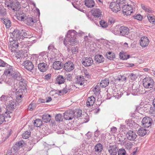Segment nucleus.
Segmentation results:
<instances>
[{
	"label": "nucleus",
	"instance_id": "f257e3e1",
	"mask_svg": "<svg viewBox=\"0 0 155 155\" xmlns=\"http://www.w3.org/2000/svg\"><path fill=\"white\" fill-rule=\"evenodd\" d=\"M76 31L74 30L68 31L63 42L65 46H68V45L73 46L77 44L78 41L76 38Z\"/></svg>",
	"mask_w": 155,
	"mask_h": 155
},
{
	"label": "nucleus",
	"instance_id": "f03ea898",
	"mask_svg": "<svg viewBox=\"0 0 155 155\" xmlns=\"http://www.w3.org/2000/svg\"><path fill=\"white\" fill-rule=\"evenodd\" d=\"M119 32L121 35L125 36L128 35L129 33V29L126 26H122L119 27V25L116 26L113 33L117 34L119 33Z\"/></svg>",
	"mask_w": 155,
	"mask_h": 155
},
{
	"label": "nucleus",
	"instance_id": "7ed1b4c3",
	"mask_svg": "<svg viewBox=\"0 0 155 155\" xmlns=\"http://www.w3.org/2000/svg\"><path fill=\"white\" fill-rule=\"evenodd\" d=\"M154 81L150 78H146L143 81V84L145 88H152L153 86Z\"/></svg>",
	"mask_w": 155,
	"mask_h": 155
},
{
	"label": "nucleus",
	"instance_id": "20e7f679",
	"mask_svg": "<svg viewBox=\"0 0 155 155\" xmlns=\"http://www.w3.org/2000/svg\"><path fill=\"white\" fill-rule=\"evenodd\" d=\"M131 6V5L125 4L121 6L124 15H130L133 12V7Z\"/></svg>",
	"mask_w": 155,
	"mask_h": 155
},
{
	"label": "nucleus",
	"instance_id": "39448f33",
	"mask_svg": "<svg viewBox=\"0 0 155 155\" xmlns=\"http://www.w3.org/2000/svg\"><path fill=\"white\" fill-rule=\"evenodd\" d=\"M5 5L8 7H10L14 11H17L20 8L19 2L17 1H15L12 3H8V2L5 3Z\"/></svg>",
	"mask_w": 155,
	"mask_h": 155
},
{
	"label": "nucleus",
	"instance_id": "423d86ee",
	"mask_svg": "<svg viewBox=\"0 0 155 155\" xmlns=\"http://www.w3.org/2000/svg\"><path fill=\"white\" fill-rule=\"evenodd\" d=\"M107 149L110 155H117L118 151V148L117 144H110Z\"/></svg>",
	"mask_w": 155,
	"mask_h": 155
},
{
	"label": "nucleus",
	"instance_id": "0eeeda50",
	"mask_svg": "<svg viewBox=\"0 0 155 155\" xmlns=\"http://www.w3.org/2000/svg\"><path fill=\"white\" fill-rule=\"evenodd\" d=\"M74 68V66L73 62L68 61L64 64V68L67 71L70 72L73 70Z\"/></svg>",
	"mask_w": 155,
	"mask_h": 155
},
{
	"label": "nucleus",
	"instance_id": "6e6552de",
	"mask_svg": "<svg viewBox=\"0 0 155 155\" xmlns=\"http://www.w3.org/2000/svg\"><path fill=\"white\" fill-rule=\"evenodd\" d=\"M126 135L127 138L131 141L135 140L137 137L136 133L132 130L127 131Z\"/></svg>",
	"mask_w": 155,
	"mask_h": 155
},
{
	"label": "nucleus",
	"instance_id": "1a4fd4ad",
	"mask_svg": "<svg viewBox=\"0 0 155 155\" xmlns=\"http://www.w3.org/2000/svg\"><path fill=\"white\" fill-rule=\"evenodd\" d=\"M82 63L85 66H88L93 64V61L91 58H84L82 59Z\"/></svg>",
	"mask_w": 155,
	"mask_h": 155
},
{
	"label": "nucleus",
	"instance_id": "9d476101",
	"mask_svg": "<svg viewBox=\"0 0 155 155\" xmlns=\"http://www.w3.org/2000/svg\"><path fill=\"white\" fill-rule=\"evenodd\" d=\"M121 6L118 4L117 2H112L110 3L109 7L110 9L115 12H117L120 10Z\"/></svg>",
	"mask_w": 155,
	"mask_h": 155
},
{
	"label": "nucleus",
	"instance_id": "9b49d317",
	"mask_svg": "<svg viewBox=\"0 0 155 155\" xmlns=\"http://www.w3.org/2000/svg\"><path fill=\"white\" fill-rule=\"evenodd\" d=\"M152 122V119L149 117H144L142 121L143 126L145 127H148L151 125Z\"/></svg>",
	"mask_w": 155,
	"mask_h": 155
},
{
	"label": "nucleus",
	"instance_id": "f8f14e48",
	"mask_svg": "<svg viewBox=\"0 0 155 155\" xmlns=\"http://www.w3.org/2000/svg\"><path fill=\"white\" fill-rule=\"evenodd\" d=\"M23 64L25 68L30 71H31L34 68V65L30 61L26 60L24 61Z\"/></svg>",
	"mask_w": 155,
	"mask_h": 155
},
{
	"label": "nucleus",
	"instance_id": "ddd939ff",
	"mask_svg": "<svg viewBox=\"0 0 155 155\" xmlns=\"http://www.w3.org/2000/svg\"><path fill=\"white\" fill-rule=\"evenodd\" d=\"M21 32L19 30L17 29H15L14 31L10 34V36L13 37V38L17 39V41L19 40L20 41V36H21Z\"/></svg>",
	"mask_w": 155,
	"mask_h": 155
},
{
	"label": "nucleus",
	"instance_id": "4468645a",
	"mask_svg": "<svg viewBox=\"0 0 155 155\" xmlns=\"http://www.w3.org/2000/svg\"><path fill=\"white\" fill-rule=\"evenodd\" d=\"M149 42V41L147 37H142L140 41V45L142 47H145L148 45Z\"/></svg>",
	"mask_w": 155,
	"mask_h": 155
},
{
	"label": "nucleus",
	"instance_id": "2eb2a0df",
	"mask_svg": "<svg viewBox=\"0 0 155 155\" xmlns=\"http://www.w3.org/2000/svg\"><path fill=\"white\" fill-rule=\"evenodd\" d=\"M63 64L62 63L59 61H56L54 62L52 67L55 70H59L63 68Z\"/></svg>",
	"mask_w": 155,
	"mask_h": 155
},
{
	"label": "nucleus",
	"instance_id": "dca6fc26",
	"mask_svg": "<svg viewBox=\"0 0 155 155\" xmlns=\"http://www.w3.org/2000/svg\"><path fill=\"white\" fill-rule=\"evenodd\" d=\"M73 111H67L64 113V118L66 120H71L74 117Z\"/></svg>",
	"mask_w": 155,
	"mask_h": 155
},
{
	"label": "nucleus",
	"instance_id": "f3484780",
	"mask_svg": "<svg viewBox=\"0 0 155 155\" xmlns=\"http://www.w3.org/2000/svg\"><path fill=\"white\" fill-rule=\"evenodd\" d=\"M24 142L23 140L16 143L12 147L13 150L15 151V152L16 153V151L22 147L24 145Z\"/></svg>",
	"mask_w": 155,
	"mask_h": 155
},
{
	"label": "nucleus",
	"instance_id": "a211bd4d",
	"mask_svg": "<svg viewBox=\"0 0 155 155\" xmlns=\"http://www.w3.org/2000/svg\"><path fill=\"white\" fill-rule=\"evenodd\" d=\"M7 67L4 72V74L10 76L14 71L13 67L9 65H7Z\"/></svg>",
	"mask_w": 155,
	"mask_h": 155
},
{
	"label": "nucleus",
	"instance_id": "6ab92c4d",
	"mask_svg": "<svg viewBox=\"0 0 155 155\" xmlns=\"http://www.w3.org/2000/svg\"><path fill=\"white\" fill-rule=\"evenodd\" d=\"M16 101L11 100L9 101L7 107L10 110H13L16 107Z\"/></svg>",
	"mask_w": 155,
	"mask_h": 155
},
{
	"label": "nucleus",
	"instance_id": "aec40b11",
	"mask_svg": "<svg viewBox=\"0 0 155 155\" xmlns=\"http://www.w3.org/2000/svg\"><path fill=\"white\" fill-rule=\"evenodd\" d=\"M38 67L41 71L44 72L47 69L48 66L46 64L43 62L39 63L38 65Z\"/></svg>",
	"mask_w": 155,
	"mask_h": 155
},
{
	"label": "nucleus",
	"instance_id": "412c9836",
	"mask_svg": "<svg viewBox=\"0 0 155 155\" xmlns=\"http://www.w3.org/2000/svg\"><path fill=\"white\" fill-rule=\"evenodd\" d=\"M103 149L102 145L100 143H98L96 145L94 148V151L96 153H101Z\"/></svg>",
	"mask_w": 155,
	"mask_h": 155
},
{
	"label": "nucleus",
	"instance_id": "4be33fe9",
	"mask_svg": "<svg viewBox=\"0 0 155 155\" xmlns=\"http://www.w3.org/2000/svg\"><path fill=\"white\" fill-rule=\"evenodd\" d=\"M95 101V98L93 96H91L88 98L87 102L86 105L88 107H90L92 106Z\"/></svg>",
	"mask_w": 155,
	"mask_h": 155
},
{
	"label": "nucleus",
	"instance_id": "5701e85b",
	"mask_svg": "<svg viewBox=\"0 0 155 155\" xmlns=\"http://www.w3.org/2000/svg\"><path fill=\"white\" fill-rule=\"evenodd\" d=\"M10 76L14 80H19L21 78V74L18 71H15Z\"/></svg>",
	"mask_w": 155,
	"mask_h": 155
},
{
	"label": "nucleus",
	"instance_id": "b1692460",
	"mask_svg": "<svg viewBox=\"0 0 155 155\" xmlns=\"http://www.w3.org/2000/svg\"><path fill=\"white\" fill-rule=\"evenodd\" d=\"M19 45H21V44H19V42L17 41H15L14 42L12 43L10 45V46L9 47L11 51L13 52L15 51V50L18 48L19 46Z\"/></svg>",
	"mask_w": 155,
	"mask_h": 155
},
{
	"label": "nucleus",
	"instance_id": "393cba45",
	"mask_svg": "<svg viewBox=\"0 0 155 155\" xmlns=\"http://www.w3.org/2000/svg\"><path fill=\"white\" fill-rule=\"evenodd\" d=\"M94 60L96 62L100 63L104 62L105 59L102 55L97 54L95 55Z\"/></svg>",
	"mask_w": 155,
	"mask_h": 155
},
{
	"label": "nucleus",
	"instance_id": "a878e982",
	"mask_svg": "<svg viewBox=\"0 0 155 155\" xmlns=\"http://www.w3.org/2000/svg\"><path fill=\"white\" fill-rule=\"evenodd\" d=\"M25 22L27 25L33 26L35 23L36 20H34L32 18H27L25 19Z\"/></svg>",
	"mask_w": 155,
	"mask_h": 155
},
{
	"label": "nucleus",
	"instance_id": "bb28decb",
	"mask_svg": "<svg viewBox=\"0 0 155 155\" xmlns=\"http://www.w3.org/2000/svg\"><path fill=\"white\" fill-rule=\"evenodd\" d=\"M92 12L93 16L96 17H99L101 15V12L98 8H95L92 10Z\"/></svg>",
	"mask_w": 155,
	"mask_h": 155
},
{
	"label": "nucleus",
	"instance_id": "cd10ccee",
	"mask_svg": "<svg viewBox=\"0 0 155 155\" xmlns=\"http://www.w3.org/2000/svg\"><path fill=\"white\" fill-rule=\"evenodd\" d=\"M18 81H20L19 85L21 88L23 90L25 89H26V86H27L26 81L22 78H21L20 80Z\"/></svg>",
	"mask_w": 155,
	"mask_h": 155
},
{
	"label": "nucleus",
	"instance_id": "c85d7f7f",
	"mask_svg": "<svg viewBox=\"0 0 155 155\" xmlns=\"http://www.w3.org/2000/svg\"><path fill=\"white\" fill-rule=\"evenodd\" d=\"M139 86L137 84H133L132 86L131 93L132 94L134 95L137 94L139 91Z\"/></svg>",
	"mask_w": 155,
	"mask_h": 155
},
{
	"label": "nucleus",
	"instance_id": "c756f323",
	"mask_svg": "<svg viewBox=\"0 0 155 155\" xmlns=\"http://www.w3.org/2000/svg\"><path fill=\"white\" fill-rule=\"evenodd\" d=\"M85 80L83 76H77L76 83L77 84H80V85H82L84 83Z\"/></svg>",
	"mask_w": 155,
	"mask_h": 155
},
{
	"label": "nucleus",
	"instance_id": "7c9ffc66",
	"mask_svg": "<svg viewBox=\"0 0 155 155\" xmlns=\"http://www.w3.org/2000/svg\"><path fill=\"white\" fill-rule=\"evenodd\" d=\"M51 116L50 115L45 114L42 117V121L45 123L49 122L51 120Z\"/></svg>",
	"mask_w": 155,
	"mask_h": 155
},
{
	"label": "nucleus",
	"instance_id": "2f4dec72",
	"mask_svg": "<svg viewBox=\"0 0 155 155\" xmlns=\"http://www.w3.org/2000/svg\"><path fill=\"white\" fill-rule=\"evenodd\" d=\"M84 3L85 5L88 8H92L95 5L94 0H85Z\"/></svg>",
	"mask_w": 155,
	"mask_h": 155
},
{
	"label": "nucleus",
	"instance_id": "473e14b6",
	"mask_svg": "<svg viewBox=\"0 0 155 155\" xmlns=\"http://www.w3.org/2000/svg\"><path fill=\"white\" fill-rule=\"evenodd\" d=\"M148 131L146 128L141 127L138 130L137 134L140 136H143L147 134Z\"/></svg>",
	"mask_w": 155,
	"mask_h": 155
},
{
	"label": "nucleus",
	"instance_id": "72a5a7b5",
	"mask_svg": "<svg viewBox=\"0 0 155 155\" xmlns=\"http://www.w3.org/2000/svg\"><path fill=\"white\" fill-rule=\"evenodd\" d=\"M65 80V78H64L63 76L58 75L56 79V83L59 84L64 83Z\"/></svg>",
	"mask_w": 155,
	"mask_h": 155
},
{
	"label": "nucleus",
	"instance_id": "f704fd0d",
	"mask_svg": "<svg viewBox=\"0 0 155 155\" xmlns=\"http://www.w3.org/2000/svg\"><path fill=\"white\" fill-rule=\"evenodd\" d=\"M27 18L26 14L22 12H20L18 14V18L19 20L24 21Z\"/></svg>",
	"mask_w": 155,
	"mask_h": 155
},
{
	"label": "nucleus",
	"instance_id": "c9c22d12",
	"mask_svg": "<svg viewBox=\"0 0 155 155\" xmlns=\"http://www.w3.org/2000/svg\"><path fill=\"white\" fill-rule=\"evenodd\" d=\"M109 83V81L108 79L104 78L101 81L100 85L102 87H105L108 85Z\"/></svg>",
	"mask_w": 155,
	"mask_h": 155
},
{
	"label": "nucleus",
	"instance_id": "e433bc0d",
	"mask_svg": "<svg viewBox=\"0 0 155 155\" xmlns=\"http://www.w3.org/2000/svg\"><path fill=\"white\" fill-rule=\"evenodd\" d=\"M74 115V118H78L81 116L82 115V110H76L74 112H73Z\"/></svg>",
	"mask_w": 155,
	"mask_h": 155
},
{
	"label": "nucleus",
	"instance_id": "4c0bfd02",
	"mask_svg": "<svg viewBox=\"0 0 155 155\" xmlns=\"http://www.w3.org/2000/svg\"><path fill=\"white\" fill-rule=\"evenodd\" d=\"M106 56L107 58L110 60H113L115 58V55L113 52H109L106 54Z\"/></svg>",
	"mask_w": 155,
	"mask_h": 155
},
{
	"label": "nucleus",
	"instance_id": "58836bf2",
	"mask_svg": "<svg viewBox=\"0 0 155 155\" xmlns=\"http://www.w3.org/2000/svg\"><path fill=\"white\" fill-rule=\"evenodd\" d=\"M120 58L122 60H127L130 58V56L129 55H126L125 54L122 53L120 52L119 54Z\"/></svg>",
	"mask_w": 155,
	"mask_h": 155
},
{
	"label": "nucleus",
	"instance_id": "ea45409f",
	"mask_svg": "<svg viewBox=\"0 0 155 155\" xmlns=\"http://www.w3.org/2000/svg\"><path fill=\"white\" fill-rule=\"evenodd\" d=\"M22 55L23 54L20 51L16 52L15 54V57H16L17 60H18V61H20L22 59Z\"/></svg>",
	"mask_w": 155,
	"mask_h": 155
},
{
	"label": "nucleus",
	"instance_id": "a19ab883",
	"mask_svg": "<svg viewBox=\"0 0 155 155\" xmlns=\"http://www.w3.org/2000/svg\"><path fill=\"white\" fill-rule=\"evenodd\" d=\"M31 132L30 130L25 131L22 134V137L24 139H27L30 136Z\"/></svg>",
	"mask_w": 155,
	"mask_h": 155
},
{
	"label": "nucleus",
	"instance_id": "79ce46f5",
	"mask_svg": "<svg viewBox=\"0 0 155 155\" xmlns=\"http://www.w3.org/2000/svg\"><path fill=\"white\" fill-rule=\"evenodd\" d=\"M42 121L41 119H36L34 123L35 126L37 127H40L42 124Z\"/></svg>",
	"mask_w": 155,
	"mask_h": 155
},
{
	"label": "nucleus",
	"instance_id": "37998d69",
	"mask_svg": "<svg viewBox=\"0 0 155 155\" xmlns=\"http://www.w3.org/2000/svg\"><path fill=\"white\" fill-rule=\"evenodd\" d=\"M55 120L58 122L62 121L63 120L62 115L61 114L56 115L55 117Z\"/></svg>",
	"mask_w": 155,
	"mask_h": 155
},
{
	"label": "nucleus",
	"instance_id": "c03bdc74",
	"mask_svg": "<svg viewBox=\"0 0 155 155\" xmlns=\"http://www.w3.org/2000/svg\"><path fill=\"white\" fill-rule=\"evenodd\" d=\"M22 95L23 93L21 90H19L16 93V97L17 99H19L20 98H21Z\"/></svg>",
	"mask_w": 155,
	"mask_h": 155
},
{
	"label": "nucleus",
	"instance_id": "a18cd8bd",
	"mask_svg": "<svg viewBox=\"0 0 155 155\" xmlns=\"http://www.w3.org/2000/svg\"><path fill=\"white\" fill-rule=\"evenodd\" d=\"M28 38V35L27 33L25 32L22 31L20 36V39L23 40L25 38Z\"/></svg>",
	"mask_w": 155,
	"mask_h": 155
},
{
	"label": "nucleus",
	"instance_id": "49530a36",
	"mask_svg": "<svg viewBox=\"0 0 155 155\" xmlns=\"http://www.w3.org/2000/svg\"><path fill=\"white\" fill-rule=\"evenodd\" d=\"M141 7L142 8L145 10L146 12L148 13H152V11L150 8L146 7L144 5H142Z\"/></svg>",
	"mask_w": 155,
	"mask_h": 155
},
{
	"label": "nucleus",
	"instance_id": "de8ad7c7",
	"mask_svg": "<svg viewBox=\"0 0 155 155\" xmlns=\"http://www.w3.org/2000/svg\"><path fill=\"white\" fill-rule=\"evenodd\" d=\"M153 106H151L150 110V112L153 114H155V98L153 100Z\"/></svg>",
	"mask_w": 155,
	"mask_h": 155
},
{
	"label": "nucleus",
	"instance_id": "09e8293b",
	"mask_svg": "<svg viewBox=\"0 0 155 155\" xmlns=\"http://www.w3.org/2000/svg\"><path fill=\"white\" fill-rule=\"evenodd\" d=\"M5 115L4 114V113L2 114H0V125L2 124L4 122L7 121L5 120Z\"/></svg>",
	"mask_w": 155,
	"mask_h": 155
},
{
	"label": "nucleus",
	"instance_id": "8fccbe9b",
	"mask_svg": "<svg viewBox=\"0 0 155 155\" xmlns=\"http://www.w3.org/2000/svg\"><path fill=\"white\" fill-rule=\"evenodd\" d=\"M126 124L130 127H132L133 126V124L134 123V121L131 119L127 120H125Z\"/></svg>",
	"mask_w": 155,
	"mask_h": 155
},
{
	"label": "nucleus",
	"instance_id": "3c124183",
	"mask_svg": "<svg viewBox=\"0 0 155 155\" xmlns=\"http://www.w3.org/2000/svg\"><path fill=\"white\" fill-rule=\"evenodd\" d=\"M100 24L101 27L103 28H106L108 26V25L107 22L104 20H101L100 21Z\"/></svg>",
	"mask_w": 155,
	"mask_h": 155
},
{
	"label": "nucleus",
	"instance_id": "603ef678",
	"mask_svg": "<svg viewBox=\"0 0 155 155\" xmlns=\"http://www.w3.org/2000/svg\"><path fill=\"white\" fill-rule=\"evenodd\" d=\"M118 155H126V151L124 149H120L118 150Z\"/></svg>",
	"mask_w": 155,
	"mask_h": 155
},
{
	"label": "nucleus",
	"instance_id": "864d4df0",
	"mask_svg": "<svg viewBox=\"0 0 155 155\" xmlns=\"http://www.w3.org/2000/svg\"><path fill=\"white\" fill-rule=\"evenodd\" d=\"M148 19L149 21L152 23L153 24L155 25V18L150 16H147Z\"/></svg>",
	"mask_w": 155,
	"mask_h": 155
},
{
	"label": "nucleus",
	"instance_id": "5fc2aeb1",
	"mask_svg": "<svg viewBox=\"0 0 155 155\" xmlns=\"http://www.w3.org/2000/svg\"><path fill=\"white\" fill-rule=\"evenodd\" d=\"M12 113L9 111H6L5 113H4V114L5 115V120H6L7 118H11V116L10 115V114Z\"/></svg>",
	"mask_w": 155,
	"mask_h": 155
},
{
	"label": "nucleus",
	"instance_id": "6e6d98bb",
	"mask_svg": "<svg viewBox=\"0 0 155 155\" xmlns=\"http://www.w3.org/2000/svg\"><path fill=\"white\" fill-rule=\"evenodd\" d=\"M134 19L138 20L141 21L142 19V16L140 14H137V15H134Z\"/></svg>",
	"mask_w": 155,
	"mask_h": 155
},
{
	"label": "nucleus",
	"instance_id": "4d7b16f0",
	"mask_svg": "<svg viewBox=\"0 0 155 155\" xmlns=\"http://www.w3.org/2000/svg\"><path fill=\"white\" fill-rule=\"evenodd\" d=\"M116 2L118 4H119L120 6H122L125 4V0H116Z\"/></svg>",
	"mask_w": 155,
	"mask_h": 155
},
{
	"label": "nucleus",
	"instance_id": "13d9d810",
	"mask_svg": "<svg viewBox=\"0 0 155 155\" xmlns=\"http://www.w3.org/2000/svg\"><path fill=\"white\" fill-rule=\"evenodd\" d=\"M5 15L4 8L2 6L0 7V15L3 16Z\"/></svg>",
	"mask_w": 155,
	"mask_h": 155
},
{
	"label": "nucleus",
	"instance_id": "bf43d9fd",
	"mask_svg": "<svg viewBox=\"0 0 155 155\" xmlns=\"http://www.w3.org/2000/svg\"><path fill=\"white\" fill-rule=\"evenodd\" d=\"M132 145L133 144L130 142H129L126 144L125 146L126 149L129 150L132 148Z\"/></svg>",
	"mask_w": 155,
	"mask_h": 155
},
{
	"label": "nucleus",
	"instance_id": "052dcab7",
	"mask_svg": "<svg viewBox=\"0 0 155 155\" xmlns=\"http://www.w3.org/2000/svg\"><path fill=\"white\" fill-rule=\"evenodd\" d=\"M78 48L77 47H73L71 49V51L73 54H75L78 52Z\"/></svg>",
	"mask_w": 155,
	"mask_h": 155
},
{
	"label": "nucleus",
	"instance_id": "680f3d73",
	"mask_svg": "<svg viewBox=\"0 0 155 155\" xmlns=\"http://www.w3.org/2000/svg\"><path fill=\"white\" fill-rule=\"evenodd\" d=\"M7 65V64L2 60L0 59V67H5Z\"/></svg>",
	"mask_w": 155,
	"mask_h": 155
},
{
	"label": "nucleus",
	"instance_id": "e2e57ef3",
	"mask_svg": "<svg viewBox=\"0 0 155 155\" xmlns=\"http://www.w3.org/2000/svg\"><path fill=\"white\" fill-rule=\"evenodd\" d=\"M35 27L37 30L42 29V26L40 22H38L37 23V25L35 26Z\"/></svg>",
	"mask_w": 155,
	"mask_h": 155
},
{
	"label": "nucleus",
	"instance_id": "0e129e2a",
	"mask_svg": "<svg viewBox=\"0 0 155 155\" xmlns=\"http://www.w3.org/2000/svg\"><path fill=\"white\" fill-rule=\"evenodd\" d=\"M12 80L11 79H9L8 80H6L5 82L9 85H11L12 84Z\"/></svg>",
	"mask_w": 155,
	"mask_h": 155
},
{
	"label": "nucleus",
	"instance_id": "69168bd1",
	"mask_svg": "<svg viewBox=\"0 0 155 155\" xmlns=\"http://www.w3.org/2000/svg\"><path fill=\"white\" fill-rule=\"evenodd\" d=\"M117 79L119 81H125L126 80V78L120 75L117 78Z\"/></svg>",
	"mask_w": 155,
	"mask_h": 155
},
{
	"label": "nucleus",
	"instance_id": "338daca9",
	"mask_svg": "<svg viewBox=\"0 0 155 155\" xmlns=\"http://www.w3.org/2000/svg\"><path fill=\"white\" fill-rule=\"evenodd\" d=\"M7 97L6 96L3 95L1 97H0V101H5L7 100Z\"/></svg>",
	"mask_w": 155,
	"mask_h": 155
},
{
	"label": "nucleus",
	"instance_id": "774afa93",
	"mask_svg": "<svg viewBox=\"0 0 155 155\" xmlns=\"http://www.w3.org/2000/svg\"><path fill=\"white\" fill-rule=\"evenodd\" d=\"M86 135L87 137V138L89 139H91V137H92V133H91V132L88 131L86 134Z\"/></svg>",
	"mask_w": 155,
	"mask_h": 155
}]
</instances>
